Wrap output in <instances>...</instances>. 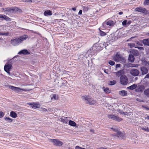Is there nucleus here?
<instances>
[{
    "label": "nucleus",
    "mask_w": 149,
    "mask_h": 149,
    "mask_svg": "<svg viewBox=\"0 0 149 149\" xmlns=\"http://www.w3.org/2000/svg\"><path fill=\"white\" fill-rule=\"evenodd\" d=\"M149 78V73L147 74L145 77L144 79Z\"/></svg>",
    "instance_id": "obj_49"
},
{
    "label": "nucleus",
    "mask_w": 149,
    "mask_h": 149,
    "mask_svg": "<svg viewBox=\"0 0 149 149\" xmlns=\"http://www.w3.org/2000/svg\"><path fill=\"white\" fill-rule=\"evenodd\" d=\"M135 10L142 13L146 15L148 14V10L145 8H143L141 7L136 8L135 9Z\"/></svg>",
    "instance_id": "obj_6"
},
{
    "label": "nucleus",
    "mask_w": 149,
    "mask_h": 149,
    "mask_svg": "<svg viewBox=\"0 0 149 149\" xmlns=\"http://www.w3.org/2000/svg\"><path fill=\"white\" fill-rule=\"evenodd\" d=\"M134 56H138L139 55L138 51L137 50H133L130 52Z\"/></svg>",
    "instance_id": "obj_21"
},
{
    "label": "nucleus",
    "mask_w": 149,
    "mask_h": 149,
    "mask_svg": "<svg viewBox=\"0 0 149 149\" xmlns=\"http://www.w3.org/2000/svg\"><path fill=\"white\" fill-rule=\"evenodd\" d=\"M82 99L86 104L91 105L94 104L96 102L95 100L91 98L89 96H82Z\"/></svg>",
    "instance_id": "obj_1"
},
{
    "label": "nucleus",
    "mask_w": 149,
    "mask_h": 149,
    "mask_svg": "<svg viewBox=\"0 0 149 149\" xmlns=\"http://www.w3.org/2000/svg\"><path fill=\"white\" fill-rule=\"evenodd\" d=\"M134 57L132 54H130L129 56L128 59L129 62L133 63L134 60Z\"/></svg>",
    "instance_id": "obj_19"
},
{
    "label": "nucleus",
    "mask_w": 149,
    "mask_h": 149,
    "mask_svg": "<svg viewBox=\"0 0 149 149\" xmlns=\"http://www.w3.org/2000/svg\"><path fill=\"white\" fill-rule=\"evenodd\" d=\"M140 70L142 75L147 74L148 72V69L145 66H142L140 68Z\"/></svg>",
    "instance_id": "obj_14"
},
{
    "label": "nucleus",
    "mask_w": 149,
    "mask_h": 149,
    "mask_svg": "<svg viewBox=\"0 0 149 149\" xmlns=\"http://www.w3.org/2000/svg\"><path fill=\"white\" fill-rule=\"evenodd\" d=\"M28 104L31 106L32 108H38V104L35 102L29 103Z\"/></svg>",
    "instance_id": "obj_24"
},
{
    "label": "nucleus",
    "mask_w": 149,
    "mask_h": 149,
    "mask_svg": "<svg viewBox=\"0 0 149 149\" xmlns=\"http://www.w3.org/2000/svg\"><path fill=\"white\" fill-rule=\"evenodd\" d=\"M9 32H0V36H8L9 35Z\"/></svg>",
    "instance_id": "obj_34"
},
{
    "label": "nucleus",
    "mask_w": 149,
    "mask_h": 149,
    "mask_svg": "<svg viewBox=\"0 0 149 149\" xmlns=\"http://www.w3.org/2000/svg\"><path fill=\"white\" fill-rule=\"evenodd\" d=\"M88 10V9L87 7H84L83 9V11L84 12H86Z\"/></svg>",
    "instance_id": "obj_45"
},
{
    "label": "nucleus",
    "mask_w": 149,
    "mask_h": 149,
    "mask_svg": "<svg viewBox=\"0 0 149 149\" xmlns=\"http://www.w3.org/2000/svg\"><path fill=\"white\" fill-rule=\"evenodd\" d=\"M115 22L111 20H109L108 21H105L103 24L104 26H106V25L110 27H112L115 24Z\"/></svg>",
    "instance_id": "obj_7"
},
{
    "label": "nucleus",
    "mask_w": 149,
    "mask_h": 149,
    "mask_svg": "<svg viewBox=\"0 0 149 149\" xmlns=\"http://www.w3.org/2000/svg\"><path fill=\"white\" fill-rule=\"evenodd\" d=\"M11 44L14 46L18 45L20 44L18 38L12 39L10 41Z\"/></svg>",
    "instance_id": "obj_12"
},
{
    "label": "nucleus",
    "mask_w": 149,
    "mask_h": 149,
    "mask_svg": "<svg viewBox=\"0 0 149 149\" xmlns=\"http://www.w3.org/2000/svg\"><path fill=\"white\" fill-rule=\"evenodd\" d=\"M24 1L27 2H31L32 1L31 0H24Z\"/></svg>",
    "instance_id": "obj_50"
},
{
    "label": "nucleus",
    "mask_w": 149,
    "mask_h": 149,
    "mask_svg": "<svg viewBox=\"0 0 149 149\" xmlns=\"http://www.w3.org/2000/svg\"><path fill=\"white\" fill-rule=\"evenodd\" d=\"M53 98H54L55 99H56V96L55 95H54L53 96Z\"/></svg>",
    "instance_id": "obj_58"
},
{
    "label": "nucleus",
    "mask_w": 149,
    "mask_h": 149,
    "mask_svg": "<svg viewBox=\"0 0 149 149\" xmlns=\"http://www.w3.org/2000/svg\"><path fill=\"white\" fill-rule=\"evenodd\" d=\"M42 110L44 112H46L47 111V110L44 108H42Z\"/></svg>",
    "instance_id": "obj_54"
},
{
    "label": "nucleus",
    "mask_w": 149,
    "mask_h": 149,
    "mask_svg": "<svg viewBox=\"0 0 149 149\" xmlns=\"http://www.w3.org/2000/svg\"><path fill=\"white\" fill-rule=\"evenodd\" d=\"M108 63L111 65H113L115 64V62L111 60H109L108 62Z\"/></svg>",
    "instance_id": "obj_35"
},
{
    "label": "nucleus",
    "mask_w": 149,
    "mask_h": 149,
    "mask_svg": "<svg viewBox=\"0 0 149 149\" xmlns=\"http://www.w3.org/2000/svg\"><path fill=\"white\" fill-rule=\"evenodd\" d=\"M121 65L120 64H117L116 65V68H119L120 67Z\"/></svg>",
    "instance_id": "obj_47"
},
{
    "label": "nucleus",
    "mask_w": 149,
    "mask_h": 149,
    "mask_svg": "<svg viewBox=\"0 0 149 149\" xmlns=\"http://www.w3.org/2000/svg\"><path fill=\"white\" fill-rule=\"evenodd\" d=\"M72 10L73 11H75L76 10V8L75 7L72 8Z\"/></svg>",
    "instance_id": "obj_56"
},
{
    "label": "nucleus",
    "mask_w": 149,
    "mask_h": 149,
    "mask_svg": "<svg viewBox=\"0 0 149 149\" xmlns=\"http://www.w3.org/2000/svg\"><path fill=\"white\" fill-rule=\"evenodd\" d=\"M118 14L120 15H121L123 14V13L122 12H120L118 13Z\"/></svg>",
    "instance_id": "obj_57"
},
{
    "label": "nucleus",
    "mask_w": 149,
    "mask_h": 149,
    "mask_svg": "<svg viewBox=\"0 0 149 149\" xmlns=\"http://www.w3.org/2000/svg\"><path fill=\"white\" fill-rule=\"evenodd\" d=\"M50 140L51 142L57 146H61L63 144L62 142L57 139H52Z\"/></svg>",
    "instance_id": "obj_13"
},
{
    "label": "nucleus",
    "mask_w": 149,
    "mask_h": 149,
    "mask_svg": "<svg viewBox=\"0 0 149 149\" xmlns=\"http://www.w3.org/2000/svg\"><path fill=\"white\" fill-rule=\"evenodd\" d=\"M138 79V78L137 77H136L135 78V79L136 80H137V79Z\"/></svg>",
    "instance_id": "obj_60"
},
{
    "label": "nucleus",
    "mask_w": 149,
    "mask_h": 149,
    "mask_svg": "<svg viewBox=\"0 0 149 149\" xmlns=\"http://www.w3.org/2000/svg\"><path fill=\"white\" fill-rule=\"evenodd\" d=\"M109 84L110 85H113L115 84L116 83V81H109Z\"/></svg>",
    "instance_id": "obj_31"
},
{
    "label": "nucleus",
    "mask_w": 149,
    "mask_h": 149,
    "mask_svg": "<svg viewBox=\"0 0 149 149\" xmlns=\"http://www.w3.org/2000/svg\"><path fill=\"white\" fill-rule=\"evenodd\" d=\"M3 10L5 12L6 14H10L11 13H15L17 11L18 8L16 7L12 8H3Z\"/></svg>",
    "instance_id": "obj_2"
},
{
    "label": "nucleus",
    "mask_w": 149,
    "mask_h": 149,
    "mask_svg": "<svg viewBox=\"0 0 149 149\" xmlns=\"http://www.w3.org/2000/svg\"><path fill=\"white\" fill-rule=\"evenodd\" d=\"M131 64L132 65H133V66H132V67H137L138 66V65H137V64H136V65H135V64Z\"/></svg>",
    "instance_id": "obj_55"
},
{
    "label": "nucleus",
    "mask_w": 149,
    "mask_h": 149,
    "mask_svg": "<svg viewBox=\"0 0 149 149\" xmlns=\"http://www.w3.org/2000/svg\"><path fill=\"white\" fill-rule=\"evenodd\" d=\"M144 94L147 97H149V88L146 89L144 91Z\"/></svg>",
    "instance_id": "obj_30"
},
{
    "label": "nucleus",
    "mask_w": 149,
    "mask_h": 149,
    "mask_svg": "<svg viewBox=\"0 0 149 149\" xmlns=\"http://www.w3.org/2000/svg\"><path fill=\"white\" fill-rule=\"evenodd\" d=\"M111 129L113 131L116 132V133L113 134H112L113 136L118 138L120 137V138H123V137L124 136L123 134L116 127H112Z\"/></svg>",
    "instance_id": "obj_3"
},
{
    "label": "nucleus",
    "mask_w": 149,
    "mask_h": 149,
    "mask_svg": "<svg viewBox=\"0 0 149 149\" xmlns=\"http://www.w3.org/2000/svg\"><path fill=\"white\" fill-rule=\"evenodd\" d=\"M108 117L109 119L118 122H120L122 120V118H119L118 116L112 115H109L108 116Z\"/></svg>",
    "instance_id": "obj_8"
},
{
    "label": "nucleus",
    "mask_w": 149,
    "mask_h": 149,
    "mask_svg": "<svg viewBox=\"0 0 149 149\" xmlns=\"http://www.w3.org/2000/svg\"><path fill=\"white\" fill-rule=\"evenodd\" d=\"M9 87L10 89L15 91L17 92L19 91V90L20 89V88L18 87H14L12 86H9Z\"/></svg>",
    "instance_id": "obj_22"
},
{
    "label": "nucleus",
    "mask_w": 149,
    "mask_h": 149,
    "mask_svg": "<svg viewBox=\"0 0 149 149\" xmlns=\"http://www.w3.org/2000/svg\"><path fill=\"white\" fill-rule=\"evenodd\" d=\"M4 119L6 121L9 123L12 122L13 120V119H11L9 117H5Z\"/></svg>",
    "instance_id": "obj_28"
},
{
    "label": "nucleus",
    "mask_w": 149,
    "mask_h": 149,
    "mask_svg": "<svg viewBox=\"0 0 149 149\" xmlns=\"http://www.w3.org/2000/svg\"><path fill=\"white\" fill-rule=\"evenodd\" d=\"M137 86L136 84H133L130 86L128 87L127 88L130 90H133L136 88Z\"/></svg>",
    "instance_id": "obj_26"
},
{
    "label": "nucleus",
    "mask_w": 149,
    "mask_h": 149,
    "mask_svg": "<svg viewBox=\"0 0 149 149\" xmlns=\"http://www.w3.org/2000/svg\"><path fill=\"white\" fill-rule=\"evenodd\" d=\"M118 111V112L120 113V114H125V112H124L122 110H119Z\"/></svg>",
    "instance_id": "obj_43"
},
{
    "label": "nucleus",
    "mask_w": 149,
    "mask_h": 149,
    "mask_svg": "<svg viewBox=\"0 0 149 149\" xmlns=\"http://www.w3.org/2000/svg\"><path fill=\"white\" fill-rule=\"evenodd\" d=\"M144 5H149V0H145L144 2Z\"/></svg>",
    "instance_id": "obj_37"
},
{
    "label": "nucleus",
    "mask_w": 149,
    "mask_h": 149,
    "mask_svg": "<svg viewBox=\"0 0 149 149\" xmlns=\"http://www.w3.org/2000/svg\"><path fill=\"white\" fill-rule=\"evenodd\" d=\"M128 46H130V48H132L134 47V44L133 43H128Z\"/></svg>",
    "instance_id": "obj_39"
},
{
    "label": "nucleus",
    "mask_w": 149,
    "mask_h": 149,
    "mask_svg": "<svg viewBox=\"0 0 149 149\" xmlns=\"http://www.w3.org/2000/svg\"><path fill=\"white\" fill-rule=\"evenodd\" d=\"M139 73V71L136 69L133 68L131 69L130 71V74L134 76H138Z\"/></svg>",
    "instance_id": "obj_9"
},
{
    "label": "nucleus",
    "mask_w": 149,
    "mask_h": 149,
    "mask_svg": "<svg viewBox=\"0 0 149 149\" xmlns=\"http://www.w3.org/2000/svg\"><path fill=\"white\" fill-rule=\"evenodd\" d=\"M113 59L114 61L116 62H122L123 63L126 62V60L125 58L122 56L120 54L117 53L113 57Z\"/></svg>",
    "instance_id": "obj_4"
},
{
    "label": "nucleus",
    "mask_w": 149,
    "mask_h": 149,
    "mask_svg": "<svg viewBox=\"0 0 149 149\" xmlns=\"http://www.w3.org/2000/svg\"><path fill=\"white\" fill-rule=\"evenodd\" d=\"M132 22V21H127V25H129L131 24Z\"/></svg>",
    "instance_id": "obj_51"
},
{
    "label": "nucleus",
    "mask_w": 149,
    "mask_h": 149,
    "mask_svg": "<svg viewBox=\"0 0 149 149\" xmlns=\"http://www.w3.org/2000/svg\"><path fill=\"white\" fill-rule=\"evenodd\" d=\"M82 10H79V12L78 13V14L79 15H81L82 14Z\"/></svg>",
    "instance_id": "obj_52"
},
{
    "label": "nucleus",
    "mask_w": 149,
    "mask_h": 149,
    "mask_svg": "<svg viewBox=\"0 0 149 149\" xmlns=\"http://www.w3.org/2000/svg\"><path fill=\"white\" fill-rule=\"evenodd\" d=\"M69 149H73L71 148H69Z\"/></svg>",
    "instance_id": "obj_63"
},
{
    "label": "nucleus",
    "mask_w": 149,
    "mask_h": 149,
    "mask_svg": "<svg viewBox=\"0 0 149 149\" xmlns=\"http://www.w3.org/2000/svg\"><path fill=\"white\" fill-rule=\"evenodd\" d=\"M12 66L10 64H6L4 67V70L9 75L10 74V71L12 69Z\"/></svg>",
    "instance_id": "obj_10"
},
{
    "label": "nucleus",
    "mask_w": 149,
    "mask_h": 149,
    "mask_svg": "<svg viewBox=\"0 0 149 149\" xmlns=\"http://www.w3.org/2000/svg\"><path fill=\"white\" fill-rule=\"evenodd\" d=\"M108 70L107 69H107H105L104 70V72L105 73H106L107 74H109L107 72V71H108Z\"/></svg>",
    "instance_id": "obj_53"
},
{
    "label": "nucleus",
    "mask_w": 149,
    "mask_h": 149,
    "mask_svg": "<svg viewBox=\"0 0 149 149\" xmlns=\"http://www.w3.org/2000/svg\"><path fill=\"white\" fill-rule=\"evenodd\" d=\"M10 116L12 118H15L17 117V114L15 112L12 111L10 113Z\"/></svg>",
    "instance_id": "obj_18"
},
{
    "label": "nucleus",
    "mask_w": 149,
    "mask_h": 149,
    "mask_svg": "<svg viewBox=\"0 0 149 149\" xmlns=\"http://www.w3.org/2000/svg\"><path fill=\"white\" fill-rule=\"evenodd\" d=\"M120 81L121 84L123 85H126L128 83V78L125 75L121 76L120 78Z\"/></svg>",
    "instance_id": "obj_5"
},
{
    "label": "nucleus",
    "mask_w": 149,
    "mask_h": 149,
    "mask_svg": "<svg viewBox=\"0 0 149 149\" xmlns=\"http://www.w3.org/2000/svg\"><path fill=\"white\" fill-rule=\"evenodd\" d=\"M93 130H92V129H91V132H93Z\"/></svg>",
    "instance_id": "obj_61"
},
{
    "label": "nucleus",
    "mask_w": 149,
    "mask_h": 149,
    "mask_svg": "<svg viewBox=\"0 0 149 149\" xmlns=\"http://www.w3.org/2000/svg\"><path fill=\"white\" fill-rule=\"evenodd\" d=\"M75 149H85L83 148H81L79 146H76L75 148Z\"/></svg>",
    "instance_id": "obj_44"
},
{
    "label": "nucleus",
    "mask_w": 149,
    "mask_h": 149,
    "mask_svg": "<svg viewBox=\"0 0 149 149\" xmlns=\"http://www.w3.org/2000/svg\"><path fill=\"white\" fill-rule=\"evenodd\" d=\"M144 118L146 119L149 120V116L146 114L144 116Z\"/></svg>",
    "instance_id": "obj_46"
},
{
    "label": "nucleus",
    "mask_w": 149,
    "mask_h": 149,
    "mask_svg": "<svg viewBox=\"0 0 149 149\" xmlns=\"http://www.w3.org/2000/svg\"><path fill=\"white\" fill-rule=\"evenodd\" d=\"M2 15H3L0 14V18H2Z\"/></svg>",
    "instance_id": "obj_59"
},
{
    "label": "nucleus",
    "mask_w": 149,
    "mask_h": 149,
    "mask_svg": "<svg viewBox=\"0 0 149 149\" xmlns=\"http://www.w3.org/2000/svg\"><path fill=\"white\" fill-rule=\"evenodd\" d=\"M148 35L149 36V33H148Z\"/></svg>",
    "instance_id": "obj_64"
},
{
    "label": "nucleus",
    "mask_w": 149,
    "mask_h": 149,
    "mask_svg": "<svg viewBox=\"0 0 149 149\" xmlns=\"http://www.w3.org/2000/svg\"><path fill=\"white\" fill-rule=\"evenodd\" d=\"M143 43L145 45L149 46V38L143 39Z\"/></svg>",
    "instance_id": "obj_25"
},
{
    "label": "nucleus",
    "mask_w": 149,
    "mask_h": 149,
    "mask_svg": "<svg viewBox=\"0 0 149 149\" xmlns=\"http://www.w3.org/2000/svg\"><path fill=\"white\" fill-rule=\"evenodd\" d=\"M92 48L94 52H98L102 49V48L99 46V44L97 43H96L94 45Z\"/></svg>",
    "instance_id": "obj_11"
},
{
    "label": "nucleus",
    "mask_w": 149,
    "mask_h": 149,
    "mask_svg": "<svg viewBox=\"0 0 149 149\" xmlns=\"http://www.w3.org/2000/svg\"><path fill=\"white\" fill-rule=\"evenodd\" d=\"M123 70H121L118 72H116L115 73L116 75L118 77L121 76L123 75Z\"/></svg>",
    "instance_id": "obj_17"
},
{
    "label": "nucleus",
    "mask_w": 149,
    "mask_h": 149,
    "mask_svg": "<svg viewBox=\"0 0 149 149\" xmlns=\"http://www.w3.org/2000/svg\"><path fill=\"white\" fill-rule=\"evenodd\" d=\"M28 38V35H26L20 36L18 38L20 44Z\"/></svg>",
    "instance_id": "obj_16"
},
{
    "label": "nucleus",
    "mask_w": 149,
    "mask_h": 149,
    "mask_svg": "<svg viewBox=\"0 0 149 149\" xmlns=\"http://www.w3.org/2000/svg\"><path fill=\"white\" fill-rule=\"evenodd\" d=\"M104 91L106 93H110V91L107 88H106L104 90Z\"/></svg>",
    "instance_id": "obj_36"
},
{
    "label": "nucleus",
    "mask_w": 149,
    "mask_h": 149,
    "mask_svg": "<svg viewBox=\"0 0 149 149\" xmlns=\"http://www.w3.org/2000/svg\"><path fill=\"white\" fill-rule=\"evenodd\" d=\"M4 116L3 113L2 111H0V118L3 117Z\"/></svg>",
    "instance_id": "obj_42"
},
{
    "label": "nucleus",
    "mask_w": 149,
    "mask_h": 149,
    "mask_svg": "<svg viewBox=\"0 0 149 149\" xmlns=\"http://www.w3.org/2000/svg\"><path fill=\"white\" fill-rule=\"evenodd\" d=\"M100 34L101 36H103L106 35V33L101 30L100 29Z\"/></svg>",
    "instance_id": "obj_32"
},
{
    "label": "nucleus",
    "mask_w": 149,
    "mask_h": 149,
    "mask_svg": "<svg viewBox=\"0 0 149 149\" xmlns=\"http://www.w3.org/2000/svg\"><path fill=\"white\" fill-rule=\"evenodd\" d=\"M141 128L142 130H144L145 131L149 132V129H148V127H147V128H146V127H142Z\"/></svg>",
    "instance_id": "obj_38"
},
{
    "label": "nucleus",
    "mask_w": 149,
    "mask_h": 149,
    "mask_svg": "<svg viewBox=\"0 0 149 149\" xmlns=\"http://www.w3.org/2000/svg\"><path fill=\"white\" fill-rule=\"evenodd\" d=\"M30 53L28 50L24 49L20 50L19 51L18 54L19 55H28L30 54Z\"/></svg>",
    "instance_id": "obj_15"
},
{
    "label": "nucleus",
    "mask_w": 149,
    "mask_h": 149,
    "mask_svg": "<svg viewBox=\"0 0 149 149\" xmlns=\"http://www.w3.org/2000/svg\"><path fill=\"white\" fill-rule=\"evenodd\" d=\"M45 16H48L51 15L52 14V11L50 10H47L45 11L44 13Z\"/></svg>",
    "instance_id": "obj_23"
},
{
    "label": "nucleus",
    "mask_w": 149,
    "mask_h": 149,
    "mask_svg": "<svg viewBox=\"0 0 149 149\" xmlns=\"http://www.w3.org/2000/svg\"><path fill=\"white\" fill-rule=\"evenodd\" d=\"M127 20H124L123 21L122 23V25H123L124 26H127Z\"/></svg>",
    "instance_id": "obj_33"
},
{
    "label": "nucleus",
    "mask_w": 149,
    "mask_h": 149,
    "mask_svg": "<svg viewBox=\"0 0 149 149\" xmlns=\"http://www.w3.org/2000/svg\"><path fill=\"white\" fill-rule=\"evenodd\" d=\"M149 14V11H148V14Z\"/></svg>",
    "instance_id": "obj_62"
},
{
    "label": "nucleus",
    "mask_w": 149,
    "mask_h": 149,
    "mask_svg": "<svg viewBox=\"0 0 149 149\" xmlns=\"http://www.w3.org/2000/svg\"><path fill=\"white\" fill-rule=\"evenodd\" d=\"M142 107L145 109L146 110H149V107L142 106Z\"/></svg>",
    "instance_id": "obj_48"
},
{
    "label": "nucleus",
    "mask_w": 149,
    "mask_h": 149,
    "mask_svg": "<svg viewBox=\"0 0 149 149\" xmlns=\"http://www.w3.org/2000/svg\"><path fill=\"white\" fill-rule=\"evenodd\" d=\"M65 118H65V117H64V118H61V122L63 123H67L66 121L65 120Z\"/></svg>",
    "instance_id": "obj_40"
},
{
    "label": "nucleus",
    "mask_w": 149,
    "mask_h": 149,
    "mask_svg": "<svg viewBox=\"0 0 149 149\" xmlns=\"http://www.w3.org/2000/svg\"><path fill=\"white\" fill-rule=\"evenodd\" d=\"M136 48H138L139 49L141 50H144V49L143 47H136Z\"/></svg>",
    "instance_id": "obj_41"
},
{
    "label": "nucleus",
    "mask_w": 149,
    "mask_h": 149,
    "mask_svg": "<svg viewBox=\"0 0 149 149\" xmlns=\"http://www.w3.org/2000/svg\"><path fill=\"white\" fill-rule=\"evenodd\" d=\"M69 125L75 127L76 125V123L74 121L70 120L69 122Z\"/></svg>",
    "instance_id": "obj_27"
},
{
    "label": "nucleus",
    "mask_w": 149,
    "mask_h": 149,
    "mask_svg": "<svg viewBox=\"0 0 149 149\" xmlns=\"http://www.w3.org/2000/svg\"><path fill=\"white\" fill-rule=\"evenodd\" d=\"M119 94L121 96H124L127 95V92L124 90L120 91L119 92Z\"/></svg>",
    "instance_id": "obj_20"
},
{
    "label": "nucleus",
    "mask_w": 149,
    "mask_h": 149,
    "mask_svg": "<svg viewBox=\"0 0 149 149\" xmlns=\"http://www.w3.org/2000/svg\"><path fill=\"white\" fill-rule=\"evenodd\" d=\"M2 18L7 21H10V19L8 17L3 15H2Z\"/></svg>",
    "instance_id": "obj_29"
}]
</instances>
